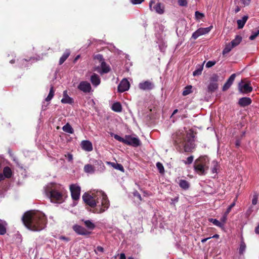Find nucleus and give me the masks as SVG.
<instances>
[{
    "label": "nucleus",
    "mask_w": 259,
    "mask_h": 259,
    "mask_svg": "<svg viewBox=\"0 0 259 259\" xmlns=\"http://www.w3.org/2000/svg\"><path fill=\"white\" fill-rule=\"evenodd\" d=\"M238 90L242 94L250 93L252 91L250 82L246 81L245 79L241 80L238 84Z\"/></svg>",
    "instance_id": "10"
},
{
    "label": "nucleus",
    "mask_w": 259,
    "mask_h": 259,
    "mask_svg": "<svg viewBox=\"0 0 259 259\" xmlns=\"http://www.w3.org/2000/svg\"><path fill=\"white\" fill-rule=\"evenodd\" d=\"M156 167L160 174H163L164 171V168L162 164L159 162L156 163Z\"/></svg>",
    "instance_id": "36"
},
{
    "label": "nucleus",
    "mask_w": 259,
    "mask_h": 259,
    "mask_svg": "<svg viewBox=\"0 0 259 259\" xmlns=\"http://www.w3.org/2000/svg\"><path fill=\"white\" fill-rule=\"evenodd\" d=\"M45 192L51 201L55 203H61L67 197L66 190L60 184H49L45 188Z\"/></svg>",
    "instance_id": "3"
},
{
    "label": "nucleus",
    "mask_w": 259,
    "mask_h": 259,
    "mask_svg": "<svg viewBox=\"0 0 259 259\" xmlns=\"http://www.w3.org/2000/svg\"><path fill=\"white\" fill-rule=\"evenodd\" d=\"M84 203L93 208L94 213H101L109 206L107 195L102 191H93L91 194L85 193L82 196Z\"/></svg>",
    "instance_id": "1"
},
{
    "label": "nucleus",
    "mask_w": 259,
    "mask_h": 259,
    "mask_svg": "<svg viewBox=\"0 0 259 259\" xmlns=\"http://www.w3.org/2000/svg\"><path fill=\"white\" fill-rule=\"evenodd\" d=\"M130 83L127 79H123L118 86V91L120 93L127 91L130 88Z\"/></svg>",
    "instance_id": "16"
},
{
    "label": "nucleus",
    "mask_w": 259,
    "mask_h": 259,
    "mask_svg": "<svg viewBox=\"0 0 259 259\" xmlns=\"http://www.w3.org/2000/svg\"><path fill=\"white\" fill-rule=\"evenodd\" d=\"M22 221L25 227H39L46 225L47 219L42 212L30 210L23 214Z\"/></svg>",
    "instance_id": "4"
},
{
    "label": "nucleus",
    "mask_w": 259,
    "mask_h": 259,
    "mask_svg": "<svg viewBox=\"0 0 259 259\" xmlns=\"http://www.w3.org/2000/svg\"><path fill=\"white\" fill-rule=\"evenodd\" d=\"M208 221L209 222L212 223V224L215 226H217L218 227H221V223L217 219H209Z\"/></svg>",
    "instance_id": "37"
},
{
    "label": "nucleus",
    "mask_w": 259,
    "mask_h": 259,
    "mask_svg": "<svg viewBox=\"0 0 259 259\" xmlns=\"http://www.w3.org/2000/svg\"><path fill=\"white\" fill-rule=\"evenodd\" d=\"M192 85H187L186 87L183 92V95L185 96L190 94L192 92Z\"/></svg>",
    "instance_id": "34"
},
{
    "label": "nucleus",
    "mask_w": 259,
    "mask_h": 259,
    "mask_svg": "<svg viewBox=\"0 0 259 259\" xmlns=\"http://www.w3.org/2000/svg\"><path fill=\"white\" fill-rule=\"evenodd\" d=\"M203 70V67L200 66L198 68L196 69L193 72V76H198L201 74L202 71Z\"/></svg>",
    "instance_id": "38"
},
{
    "label": "nucleus",
    "mask_w": 259,
    "mask_h": 259,
    "mask_svg": "<svg viewBox=\"0 0 259 259\" xmlns=\"http://www.w3.org/2000/svg\"><path fill=\"white\" fill-rule=\"evenodd\" d=\"M71 195L74 201L78 200L80 198L81 188L76 184H71L69 187Z\"/></svg>",
    "instance_id": "11"
},
{
    "label": "nucleus",
    "mask_w": 259,
    "mask_h": 259,
    "mask_svg": "<svg viewBox=\"0 0 259 259\" xmlns=\"http://www.w3.org/2000/svg\"><path fill=\"white\" fill-rule=\"evenodd\" d=\"M63 98L61 101L62 103L72 104L74 102L73 99L67 95V91H64L63 92Z\"/></svg>",
    "instance_id": "20"
},
{
    "label": "nucleus",
    "mask_w": 259,
    "mask_h": 259,
    "mask_svg": "<svg viewBox=\"0 0 259 259\" xmlns=\"http://www.w3.org/2000/svg\"><path fill=\"white\" fill-rule=\"evenodd\" d=\"M219 76L216 74H213L209 79V82L207 87L206 91L208 93H212L216 91L218 88V81Z\"/></svg>",
    "instance_id": "8"
},
{
    "label": "nucleus",
    "mask_w": 259,
    "mask_h": 259,
    "mask_svg": "<svg viewBox=\"0 0 259 259\" xmlns=\"http://www.w3.org/2000/svg\"><path fill=\"white\" fill-rule=\"evenodd\" d=\"M119 259H126V256L124 253H122L120 254V257Z\"/></svg>",
    "instance_id": "60"
},
{
    "label": "nucleus",
    "mask_w": 259,
    "mask_h": 259,
    "mask_svg": "<svg viewBox=\"0 0 259 259\" xmlns=\"http://www.w3.org/2000/svg\"><path fill=\"white\" fill-rule=\"evenodd\" d=\"M242 37L240 35H236L235 38L232 40L230 44L232 45L233 47H235L238 46L242 41Z\"/></svg>",
    "instance_id": "28"
},
{
    "label": "nucleus",
    "mask_w": 259,
    "mask_h": 259,
    "mask_svg": "<svg viewBox=\"0 0 259 259\" xmlns=\"http://www.w3.org/2000/svg\"><path fill=\"white\" fill-rule=\"evenodd\" d=\"M209 159L206 155L200 156L194 163V169L199 175H205L209 169Z\"/></svg>",
    "instance_id": "5"
},
{
    "label": "nucleus",
    "mask_w": 259,
    "mask_h": 259,
    "mask_svg": "<svg viewBox=\"0 0 259 259\" xmlns=\"http://www.w3.org/2000/svg\"><path fill=\"white\" fill-rule=\"evenodd\" d=\"M233 48L234 47L232 46V45L230 43L228 44V45H227L226 46L225 48L223 50V54L225 55V54L229 53Z\"/></svg>",
    "instance_id": "35"
},
{
    "label": "nucleus",
    "mask_w": 259,
    "mask_h": 259,
    "mask_svg": "<svg viewBox=\"0 0 259 259\" xmlns=\"http://www.w3.org/2000/svg\"><path fill=\"white\" fill-rule=\"evenodd\" d=\"M7 225L8 224L5 221L0 219V227H6Z\"/></svg>",
    "instance_id": "53"
},
{
    "label": "nucleus",
    "mask_w": 259,
    "mask_h": 259,
    "mask_svg": "<svg viewBox=\"0 0 259 259\" xmlns=\"http://www.w3.org/2000/svg\"><path fill=\"white\" fill-rule=\"evenodd\" d=\"M110 135L113 137L116 140L127 145L138 147L141 144V142L138 138L134 137L131 135H126L124 138L121 137L118 135L114 134L113 133H111Z\"/></svg>",
    "instance_id": "6"
},
{
    "label": "nucleus",
    "mask_w": 259,
    "mask_h": 259,
    "mask_svg": "<svg viewBox=\"0 0 259 259\" xmlns=\"http://www.w3.org/2000/svg\"><path fill=\"white\" fill-rule=\"evenodd\" d=\"M59 239L60 240H64L66 242H68L70 240V239L69 238L66 237L65 236H59Z\"/></svg>",
    "instance_id": "54"
},
{
    "label": "nucleus",
    "mask_w": 259,
    "mask_h": 259,
    "mask_svg": "<svg viewBox=\"0 0 259 259\" xmlns=\"http://www.w3.org/2000/svg\"><path fill=\"white\" fill-rule=\"evenodd\" d=\"M6 232V228H0V235H4Z\"/></svg>",
    "instance_id": "55"
},
{
    "label": "nucleus",
    "mask_w": 259,
    "mask_h": 259,
    "mask_svg": "<svg viewBox=\"0 0 259 259\" xmlns=\"http://www.w3.org/2000/svg\"><path fill=\"white\" fill-rule=\"evenodd\" d=\"M211 238V237H208V238H204V239H202L201 240V242L202 243H204L207 240H208L209 239Z\"/></svg>",
    "instance_id": "62"
},
{
    "label": "nucleus",
    "mask_w": 259,
    "mask_h": 259,
    "mask_svg": "<svg viewBox=\"0 0 259 259\" xmlns=\"http://www.w3.org/2000/svg\"><path fill=\"white\" fill-rule=\"evenodd\" d=\"M144 0H131V2L134 5L141 4Z\"/></svg>",
    "instance_id": "51"
},
{
    "label": "nucleus",
    "mask_w": 259,
    "mask_h": 259,
    "mask_svg": "<svg viewBox=\"0 0 259 259\" xmlns=\"http://www.w3.org/2000/svg\"><path fill=\"white\" fill-rule=\"evenodd\" d=\"M215 64V62L209 61L207 62V63L206 64V67L207 68H210L211 67H212L213 65H214Z\"/></svg>",
    "instance_id": "49"
},
{
    "label": "nucleus",
    "mask_w": 259,
    "mask_h": 259,
    "mask_svg": "<svg viewBox=\"0 0 259 259\" xmlns=\"http://www.w3.org/2000/svg\"><path fill=\"white\" fill-rule=\"evenodd\" d=\"M90 80L92 84L95 87L98 86L101 82L99 76L96 73H93L92 75Z\"/></svg>",
    "instance_id": "21"
},
{
    "label": "nucleus",
    "mask_w": 259,
    "mask_h": 259,
    "mask_svg": "<svg viewBox=\"0 0 259 259\" xmlns=\"http://www.w3.org/2000/svg\"><path fill=\"white\" fill-rule=\"evenodd\" d=\"M133 194L135 197H137L140 200H142L141 196L137 191L134 192Z\"/></svg>",
    "instance_id": "50"
},
{
    "label": "nucleus",
    "mask_w": 259,
    "mask_h": 259,
    "mask_svg": "<svg viewBox=\"0 0 259 259\" xmlns=\"http://www.w3.org/2000/svg\"><path fill=\"white\" fill-rule=\"evenodd\" d=\"M235 77H236V74H235V73L232 74L230 76V77L228 78V79L227 80L226 82L224 84V85L223 87L222 90L223 91H227L230 88L231 85L233 84Z\"/></svg>",
    "instance_id": "18"
},
{
    "label": "nucleus",
    "mask_w": 259,
    "mask_h": 259,
    "mask_svg": "<svg viewBox=\"0 0 259 259\" xmlns=\"http://www.w3.org/2000/svg\"><path fill=\"white\" fill-rule=\"evenodd\" d=\"M12 175V171L11 169L8 166L5 167L3 169V176L4 178L9 179L11 177Z\"/></svg>",
    "instance_id": "25"
},
{
    "label": "nucleus",
    "mask_w": 259,
    "mask_h": 259,
    "mask_svg": "<svg viewBox=\"0 0 259 259\" xmlns=\"http://www.w3.org/2000/svg\"><path fill=\"white\" fill-rule=\"evenodd\" d=\"M115 169H118L122 172H123L124 170L123 166L121 164L119 163H117L116 164V167H115Z\"/></svg>",
    "instance_id": "45"
},
{
    "label": "nucleus",
    "mask_w": 259,
    "mask_h": 259,
    "mask_svg": "<svg viewBox=\"0 0 259 259\" xmlns=\"http://www.w3.org/2000/svg\"><path fill=\"white\" fill-rule=\"evenodd\" d=\"M248 17L247 16H244L242 19H239L237 21V23L238 25V29H241L242 28L245 23L246 22Z\"/></svg>",
    "instance_id": "24"
},
{
    "label": "nucleus",
    "mask_w": 259,
    "mask_h": 259,
    "mask_svg": "<svg viewBox=\"0 0 259 259\" xmlns=\"http://www.w3.org/2000/svg\"><path fill=\"white\" fill-rule=\"evenodd\" d=\"M246 247V244L243 240V237H242L241 241L240 244V247L239 248V253L240 254H243L245 250Z\"/></svg>",
    "instance_id": "30"
},
{
    "label": "nucleus",
    "mask_w": 259,
    "mask_h": 259,
    "mask_svg": "<svg viewBox=\"0 0 259 259\" xmlns=\"http://www.w3.org/2000/svg\"><path fill=\"white\" fill-rule=\"evenodd\" d=\"M235 202L234 201L232 203H231L230 204V205L229 206V207H228V208L226 210V213H229L230 212L232 208L235 206Z\"/></svg>",
    "instance_id": "48"
},
{
    "label": "nucleus",
    "mask_w": 259,
    "mask_h": 259,
    "mask_svg": "<svg viewBox=\"0 0 259 259\" xmlns=\"http://www.w3.org/2000/svg\"><path fill=\"white\" fill-rule=\"evenodd\" d=\"M195 18L197 20H199L204 17V15L203 13L199 12V11H196L195 13Z\"/></svg>",
    "instance_id": "40"
},
{
    "label": "nucleus",
    "mask_w": 259,
    "mask_h": 259,
    "mask_svg": "<svg viewBox=\"0 0 259 259\" xmlns=\"http://www.w3.org/2000/svg\"><path fill=\"white\" fill-rule=\"evenodd\" d=\"M174 144L180 152H191L195 148L193 134L185 129L179 130L172 135Z\"/></svg>",
    "instance_id": "2"
},
{
    "label": "nucleus",
    "mask_w": 259,
    "mask_h": 259,
    "mask_svg": "<svg viewBox=\"0 0 259 259\" xmlns=\"http://www.w3.org/2000/svg\"><path fill=\"white\" fill-rule=\"evenodd\" d=\"M259 34V30L252 32L251 35L249 36V38L251 40H254Z\"/></svg>",
    "instance_id": "39"
},
{
    "label": "nucleus",
    "mask_w": 259,
    "mask_h": 259,
    "mask_svg": "<svg viewBox=\"0 0 259 259\" xmlns=\"http://www.w3.org/2000/svg\"><path fill=\"white\" fill-rule=\"evenodd\" d=\"M83 169L85 172L90 174H93L95 173V171H96L95 166L93 164V165L90 164H85L84 166Z\"/></svg>",
    "instance_id": "23"
},
{
    "label": "nucleus",
    "mask_w": 259,
    "mask_h": 259,
    "mask_svg": "<svg viewBox=\"0 0 259 259\" xmlns=\"http://www.w3.org/2000/svg\"><path fill=\"white\" fill-rule=\"evenodd\" d=\"M258 195L256 194H254L253 196V198L252 199V204L256 205L257 202Z\"/></svg>",
    "instance_id": "44"
},
{
    "label": "nucleus",
    "mask_w": 259,
    "mask_h": 259,
    "mask_svg": "<svg viewBox=\"0 0 259 259\" xmlns=\"http://www.w3.org/2000/svg\"><path fill=\"white\" fill-rule=\"evenodd\" d=\"M212 166L211 167V171L212 174L217 173V170L219 167V163L217 161L213 160L212 161Z\"/></svg>",
    "instance_id": "32"
},
{
    "label": "nucleus",
    "mask_w": 259,
    "mask_h": 259,
    "mask_svg": "<svg viewBox=\"0 0 259 259\" xmlns=\"http://www.w3.org/2000/svg\"><path fill=\"white\" fill-rule=\"evenodd\" d=\"M93 164L95 166L96 170L100 172H103L105 169V166L103 162L100 160H93Z\"/></svg>",
    "instance_id": "17"
},
{
    "label": "nucleus",
    "mask_w": 259,
    "mask_h": 259,
    "mask_svg": "<svg viewBox=\"0 0 259 259\" xmlns=\"http://www.w3.org/2000/svg\"><path fill=\"white\" fill-rule=\"evenodd\" d=\"M77 88L85 93H90L92 90L91 84L87 81H81L79 83Z\"/></svg>",
    "instance_id": "14"
},
{
    "label": "nucleus",
    "mask_w": 259,
    "mask_h": 259,
    "mask_svg": "<svg viewBox=\"0 0 259 259\" xmlns=\"http://www.w3.org/2000/svg\"><path fill=\"white\" fill-rule=\"evenodd\" d=\"M94 228H73L74 231L79 235L88 236L92 233Z\"/></svg>",
    "instance_id": "13"
},
{
    "label": "nucleus",
    "mask_w": 259,
    "mask_h": 259,
    "mask_svg": "<svg viewBox=\"0 0 259 259\" xmlns=\"http://www.w3.org/2000/svg\"><path fill=\"white\" fill-rule=\"evenodd\" d=\"M252 212L251 207L249 208L246 211V214L249 215Z\"/></svg>",
    "instance_id": "61"
},
{
    "label": "nucleus",
    "mask_w": 259,
    "mask_h": 259,
    "mask_svg": "<svg viewBox=\"0 0 259 259\" xmlns=\"http://www.w3.org/2000/svg\"><path fill=\"white\" fill-rule=\"evenodd\" d=\"M54 96V91L53 90V87H51L49 95L46 98L45 101L47 102H50Z\"/></svg>",
    "instance_id": "33"
},
{
    "label": "nucleus",
    "mask_w": 259,
    "mask_h": 259,
    "mask_svg": "<svg viewBox=\"0 0 259 259\" xmlns=\"http://www.w3.org/2000/svg\"><path fill=\"white\" fill-rule=\"evenodd\" d=\"M112 110L116 112H120L122 111V106L120 103L115 102L112 106Z\"/></svg>",
    "instance_id": "26"
},
{
    "label": "nucleus",
    "mask_w": 259,
    "mask_h": 259,
    "mask_svg": "<svg viewBox=\"0 0 259 259\" xmlns=\"http://www.w3.org/2000/svg\"><path fill=\"white\" fill-rule=\"evenodd\" d=\"M107 163L111 165L114 168H115V167H116V164H117V163L111 162H108Z\"/></svg>",
    "instance_id": "59"
},
{
    "label": "nucleus",
    "mask_w": 259,
    "mask_h": 259,
    "mask_svg": "<svg viewBox=\"0 0 259 259\" xmlns=\"http://www.w3.org/2000/svg\"><path fill=\"white\" fill-rule=\"evenodd\" d=\"M139 88L140 89L143 91H149L152 90L154 88V84L152 82L146 80L140 82L139 84Z\"/></svg>",
    "instance_id": "15"
},
{
    "label": "nucleus",
    "mask_w": 259,
    "mask_h": 259,
    "mask_svg": "<svg viewBox=\"0 0 259 259\" xmlns=\"http://www.w3.org/2000/svg\"><path fill=\"white\" fill-rule=\"evenodd\" d=\"M149 8L151 11H155L158 14H163L164 12V5L161 3L155 4V0H151L149 3Z\"/></svg>",
    "instance_id": "9"
},
{
    "label": "nucleus",
    "mask_w": 259,
    "mask_h": 259,
    "mask_svg": "<svg viewBox=\"0 0 259 259\" xmlns=\"http://www.w3.org/2000/svg\"><path fill=\"white\" fill-rule=\"evenodd\" d=\"M96 250L99 252H103L104 251V248L102 246H98L96 248Z\"/></svg>",
    "instance_id": "56"
},
{
    "label": "nucleus",
    "mask_w": 259,
    "mask_h": 259,
    "mask_svg": "<svg viewBox=\"0 0 259 259\" xmlns=\"http://www.w3.org/2000/svg\"><path fill=\"white\" fill-rule=\"evenodd\" d=\"M240 11V7L238 6H236L234 9V12L235 13H237L239 12Z\"/></svg>",
    "instance_id": "58"
},
{
    "label": "nucleus",
    "mask_w": 259,
    "mask_h": 259,
    "mask_svg": "<svg viewBox=\"0 0 259 259\" xmlns=\"http://www.w3.org/2000/svg\"><path fill=\"white\" fill-rule=\"evenodd\" d=\"M84 224L85 225V227H95L94 224L90 220H87L84 221Z\"/></svg>",
    "instance_id": "43"
},
{
    "label": "nucleus",
    "mask_w": 259,
    "mask_h": 259,
    "mask_svg": "<svg viewBox=\"0 0 259 259\" xmlns=\"http://www.w3.org/2000/svg\"><path fill=\"white\" fill-rule=\"evenodd\" d=\"M251 103V100L248 97H243L239 99L238 103L241 106L245 107Z\"/></svg>",
    "instance_id": "22"
},
{
    "label": "nucleus",
    "mask_w": 259,
    "mask_h": 259,
    "mask_svg": "<svg viewBox=\"0 0 259 259\" xmlns=\"http://www.w3.org/2000/svg\"><path fill=\"white\" fill-rule=\"evenodd\" d=\"M70 51L68 50L65 51L59 60V64H62L70 55Z\"/></svg>",
    "instance_id": "27"
},
{
    "label": "nucleus",
    "mask_w": 259,
    "mask_h": 259,
    "mask_svg": "<svg viewBox=\"0 0 259 259\" xmlns=\"http://www.w3.org/2000/svg\"><path fill=\"white\" fill-rule=\"evenodd\" d=\"M178 4L181 6H186L187 5V0H179Z\"/></svg>",
    "instance_id": "47"
},
{
    "label": "nucleus",
    "mask_w": 259,
    "mask_h": 259,
    "mask_svg": "<svg viewBox=\"0 0 259 259\" xmlns=\"http://www.w3.org/2000/svg\"><path fill=\"white\" fill-rule=\"evenodd\" d=\"M212 26L205 28H200L193 33L192 38L194 39H197L199 36L208 33L212 29Z\"/></svg>",
    "instance_id": "12"
},
{
    "label": "nucleus",
    "mask_w": 259,
    "mask_h": 259,
    "mask_svg": "<svg viewBox=\"0 0 259 259\" xmlns=\"http://www.w3.org/2000/svg\"><path fill=\"white\" fill-rule=\"evenodd\" d=\"M179 186L183 189H188L190 186L188 181L185 180H181L179 182Z\"/></svg>",
    "instance_id": "31"
},
{
    "label": "nucleus",
    "mask_w": 259,
    "mask_h": 259,
    "mask_svg": "<svg viewBox=\"0 0 259 259\" xmlns=\"http://www.w3.org/2000/svg\"><path fill=\"white\" fill-rule=\"evenodd\" d=\"M228 214V213H226V212H225V213L223 214V215L221 218V222H220L221 223V225H222L223 223H224L226 222V221L227 220Z\"/></svg>",
    "instance_id": "46"
},
{
    "label": "nucleus",
    "mask_w": 259,
    "mask_h": 259,
    "mask_svg": "<svg viewBox=\"0 0 259 259\" xmlns=\"http://www.w3.org/2000/svg\"><path fill=\"white\" fill-rule=\"evenodd\" d=\"M28 229H29L30 231H40L41 229H38L39 228H27Z\"/></svg>",
    "instance_id": "57"
},
{
    "label": "nucleus",
    "mask_w": 259,
    "mask_h": 259,
    "mask_svg": "<svg viewBox=\"0 0 259 259\" xmlns=\"http://www.w3.org/2000/svg\"><path fill=\"white\" fill-rule=\"evenodd\" d=\"M62 130L64 132L69 134H73L74 132L73 128L68 123L63 126Z\"/></svg>",
    "instance_id": "29"
},
{
    "label": "nucleus",
    "mask_w": 259,
    "mask_h": 259,
    "mask_svg": "<svg viewBox=\"0 0 259 259\" xmlns=\"http://www.w3.org/2000/svg\"><path fill=\"white\" fill-rule=\"evenodd\" d=\"M255 232L256 234H259V228H255Z\"/></svg>",
    "instance_id": "64"
},
{
    "label": "nucleus",
    "mask_w": 259,
    "mask_h": 259,
    "mask_svg": "<svg viewBox=\"0 0 259 259\" xmlns=\"http://www.w3.org/2000/svg\"><path fill=\"white\" fill-rule=\"evenodd\" d=\"M235 1H238L244 6H248L250 4L251 0H235Z\"/></svg>",
    "instance_id": "41"
},
{
    "label": "nucleus",
    "mask_w": 259,
    "mask_h": 259,
    "mask_svg": "<svg viewBox=\"0 0 259 259\" xmlns=\"http://www.w3.org/2000/svg\"><path fill=\"white\" fill-rule=\"evenodd\" d=\"M95 58L100 63V66L96 67V70L101 74L107 73L110 71V67L104 61L103 56L98 54L95 56Z\"/></svg>",
    "instance_id": "7"
},
{
    "label": "nucleus",
    "mask_w": 259,
    "mask_h": 259,
    "mask_svg": "<svg viewBox=\"0 0 259 259\" xmlns=\"http://www.w3.org/2000/svg\"><path fill=\"white\" fill-rule=\"evenodd\" d=\"M5 179L3 175L0 173V181L3 180Z\"/></svg>",
    "instance_id": "63"
},
{
    "label": "nucleus",
    "mask_w": 259,
    "mask_h": 259,
    "mask_svg": "<svg viewBox=\"0 0 259 259\" xmlns=\"http://www.w3.org/2000/svg\"><path fill=\"white\" fill-rule=\"evenodd\" d=\"M193 159H194V157L193 156H189L187 158V160L186 161H184V163L186 164H190L192 163V162L193 161Z\"/></svg>",
    "instance_id": "42"
},
{
    "label": "nucleus",
    "mask_w": 259,
    "mask_h": 259,
    "mask_svg": "<svg viewBox=\"0 0 259 259\" xmlns=\"http://www.w3.org/2000/svg\"><path fill=\"white\" fill-rule=\"evenodd\" d=\"M65 156L67 158V159L69 161L71 162L73 160V155L70 154L68 153L67 155H65Z\"/></svg>",
    "instance_id": "52"
},
{
    "label": "nucleus",
    "mask_w": 259,
    "mask_h": 259,
    "mask_svg": "<svg viewBox=\"0 0 259 259\" xmlns=\"http://www.w3.org/2000/svg\"><path fill=\"white\" fill-rule=\"evenodd\" d=\"M81 146L83 150L86 151H91L93 150L92 143L88 140H83L81 143Z\"/></svg>",
    "instance_id": "19"
}]
</instances>
